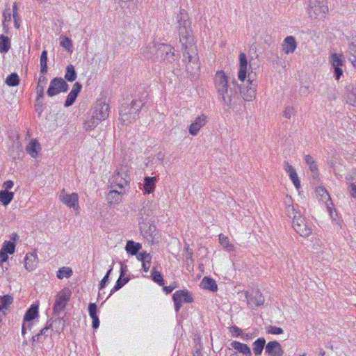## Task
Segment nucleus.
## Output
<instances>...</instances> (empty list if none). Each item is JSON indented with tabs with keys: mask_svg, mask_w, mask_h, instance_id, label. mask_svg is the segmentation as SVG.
<instances>
[{
	"mask_svg": "<svg viewBox=\"0 0 356 356\" xmlns=\"http://www.w3.org/2000/svg\"><path fill=\"white\" fill-rule=\"evenodd\" d=\"M177 19L179 42L181 44L182 62L185 65L187 74L191 79H193L197 76L200 69V63L191 29V22L189 19L188 13L184 9L180 10L177 16Z\"/></svg>",
	"mask_w": 356,
	"mask_h": 356,
	"instance_id": "f257e3e1",
	"label": "nucleus"
},
{
	"mask_svg": "<svg viewBox=\"0 0 356 356\" xmlns=\"http://www.w3.org/2000/svg\"><path fill=\"white\" fill-rule=\"evenodd\" d=\"M213 85L218 99L225 111L238 112L241 110L243 100L234 79H231L222 70L217 71L213 77Z\"/></svg>",
	"mask_w": 356,
	"mask_h": 356,
	"instance_id": "f03ea898",
	"label": "nucleus"
},
{
	"mask_svg": "<svg viewBox=\"0 0 356 356\" xmlns=\"http://www.w3.org/2000/svg\"><path fill=\"white\" fill-rule=\"evenodd\" d=\"M144 106L140 99H134L130 104H124L120 108V120L124 124L134 122L139 117V113Z\"/></svg>",
	"mask_w": 356,
	"mask_h": 356,
	"instance_id": "7ed1b4c3",
	"label": "nucleus"
},
{
	"mask_svg": "<svg viewBox=\"0 0 356 356\" xmlns=\"http://www.w3.org/2000/svg\"><path fill=\"white\" fill-rule=\"evenodd\" d=\"M130 173L131 168L128 165L118 166L109 179V187L127 191Z\"/></svg>",
	"mask_w": 356,
	"mask_h": 356,
	"instance_id": "20e7f679",
	"label": "nucleus"
},
{
	"mask_svg": "<svg viewBox=\"0 0 356 356\" xmlns=\"http://www.w3.org/2000/svg\"><path fill=\"white\" fill-rule=\"evenodd\" d=\"M327 11L328 6L325 0H309L307 13L311 19H323Z\"/></svg>",
	"mask_w": 356,
	"mask_h": 356,
	"instance_id": "39448f33",
	"label": "nucleus"
},
{
	"mask_svg": "<svg viewBox=\"0 0 356 356\" xmlns=\"http://www.w3.org/2000/svg\"><path fill=\"white\" fill-rule=\"evenodd\" d=\"M292 225L296 232L302 237H307L312 234V229L311 225L301 215L296 216V218L294 216V220L292 221Z\"/></svg>",
	"mask_w": 356,
	"mask_h": 356,
	"instance_id": "423d86ee",
	"label": "nucleus"
},
{
	"mask_svg": "<svg viewBox=\"0 0 356 356\" xmlns=\"http://www.w3.org/2000/svg\"><path fill=\"white\" fill-rule=\"evenodd\" d=\"M71 293L69 289H64L57 294L53 307L55 314L59 315L60 312L64 310L67 302L70 299Z\"/></svg>",
	"mask_w": 356,
	"mask_h": 356,
	"instance_id": "0eeeda50",
	"label": "nucleus"
},
{
	"mask_svg": "<svg viewBox=\"0 0 356 356\" xmlns=\"http://www.w3.org/2000/svg\"><path fill=\"white\" fill-rule=\"evenodd\" d=\"M68 88V84L63 78L56 77L50 81L47 94L49 97H53L60 92H67Z\"/></svg>",
	"mask_w": 356,
	"mask_h": 356,
	"instance_id": "6e6552de",
	"label": "nucleus"
},
{
	"mask_svg": "<svg viewBox=\"0 0 356 356\" xmlns=\"http://www.w3.org/2000/svg\"><path fill=\"white\" fill-rule=\"evenodd\" d=\"M110 106L105 99H98L92 109V115L101 121L106 120L109 115Z\"/></svg>",
	"mask_w": 356,
	"mask_h": 356,
	"instance_id": "1a4fd4ad",
	"label": "nucleus"
},
{
	"mask_svg": "<svg viewBox=\"0 0 356 356\" xmlns=\"http://www.w3.org/2000/svg\"><path fill=\"white\" fill-rule=\"evenodd\" d=\"M248 86L246 88H241L239 95L241 99H243L244 101H252L256 96L257 84L256 81L252 79L251 73L248 74Z\"/></svg>",
	"mask_w": 356,
	"mask_h": 356,
	"instance_id": "9d476101",
	"label": "nucleus"
},
{
	"mask_svg": "<svg viewBox=\"0 0 356 356\" xmlns=\"http://www.w3.org/2000/svg\"><path fill=\"white\" fill-rule=\"evenodd\" d=\"M172 300L175 304V309L177 312L180 310L183 303H191L193 298L188 291L179 290L173 294Z\"/></svg>",
	"mask_w": 356,
	"mask_h": 356,
	"instance_id": "9b49d317",
	"label": "nucleus"
},
{
	"mask_svg": "<svg viewBox=\"0 0 356 356\" xmlns=\"http://www.w3.org/2000/svg\"><path fill=\"white\" fill-rule=\"evenodd\" d=\"M158 51L159 57L161 60L165 63H172L175 60L174 48L169 44H159Z\"/></svg>",
	"mask_w": 356,
	"mask_h": 356,
	"instance_id": "f8f14e48",
	"label": "nucleus"
},
{
	"mask_svg": "<svg viewBox=\"0 0 356 356\" xmlns=\"http://www.w3.org/2000/svg\"><path fill=\"white\" fill-rule=\"evenodd\" d=\"M51 321H47L46 325L38 333L32 337L31 345L33 347L37 346L38 344L43 343L47 337L51 335L52 332L51 329Z\"/></svg>",
	"mask_w": 356,
	"mask_h": 356,
	"instance_id": "ddd939ff",
	"label": "nucleus"
},
{
	"mask_svg": "<svg viewBox=\"0 0 356 356\" xmlns=\"http://www.w3.org/2000/svg\"><path fill=\"white\" fill-rule=\"evenodd\" d=\"M343 56L341 54H332L329 58V62L334 69V76L337 80H339L341 76L343 75V70L340 67L344 64L343 60Z\"/></svg>",
	"mask_w": 356,
	"mask_h": 356,
	"instance_id": "4468645a",
	"label": "nucleus"
},
{
	"mask_svg": "<svg viewBox=\"0 0 356 356\" xmlns=\"http://www.w3.org/2000/svg\"><path fill=\"white\" fill-rule=\"evenodd\" d=\"M59 200L68 207L73 208L75 211H78L79 207V196L76 193L67 194L63 189L60 195Z\"/></svg>",
	"mask_w": 356,
	"mask_h": 356,
	"instance_id": "2eb2a0df",
	"label": "nucleus"
},
{
	"mask_svg": "<svg viewBox=\"0 0 356 356\" xmlns=\"http://www.w3.org/2000/svg\"><path fill=\"white\" fill-rule=\"evenodd\" d=\"M140 232L143 237L148 241L154 243L157 241L156 226L149 223H143L140 225Z\"/></svg>",
	"mask_w": 356,
	"mask_h": 356,
	"instance_id": "dca6fc26",
	"label": "nucleus"
},
{
	"mask_svg": "<svg viewBox=\"0 0 356 356\" xmlns=\"http://www.w3.org/2000/svg\"><path fill=\"white\" fill-rule=\"evenodd\" d=\"M127 191L120 189V191H109L106 195L108 204L110 206L118 205L120 204L124 195L127 194Z\"/></svg>",
	"mask_w": 356,
	"mask_h": 356,
	"instance_id": "f3484780",
	"label": "nucleus"
},
{
	"mask_svg": "<svg viewBox=\"0 0 356 356\" xmlns=\"http://www.w3.org/2000/svg\"><path fill=\"white\" fill-rule=\"evenodd\" d=\"M245 298H247L248 305L250 307H259L263 305L265 302L264 296L259 290H257L254 294L250 295L246 292Z\"/></svg>",
	"mask_w": 356,
	"mask_h": 356,
	"instance_id": "a211bd4d",
	"label": "nucleus"
},
{
	"mask_svg": "<svg viewBox=\"0 0 356 356\" xmlns=\"http://www.w3.org/2000/svg\"><path fill=\"white\" fill-rule=\"evenodd\" d=\"M265 353L268 356H283L284 350L278 341H270L266 346Z\"/></svg>",
	"mask_w": 356,
	"mask_h": 356,
	"instance_id": "6ab92c4d",
	"label": "nucleus"
},
{
	"mask_svg": "<svg viewBox=\"0 0 356 356\" xmlns=\"http://www.w3.org/2000/svg\"><path fill=\"white\" fill-rule=\"evenodd\" d=\"M207 123V116L202 114L197 116L188 127L189 134L192 136H197L199 131Z\"/></svg>",
	"mask_w": 356,
	"mask_h": 356,
	"instance_id": "aec40b11",
	"label": "nucleus"
},
{
	"mask_svg": "<svg viewBox=\"0 0 356 356\" xmlns=\"http://www.w3.org/2000/svg\"><path fill=\"white\" fill-rule=\"evenodd\" d=\"M140 54L145 59L153 58L154 55L159 58V52L158 51V44L154 42L149 43L140 49Z\"/></svg>",
	"mask_w": 356,
	"mask_h": 356,
	"instance_id": "412c9836",
	"label": "nucleus"
},
{
	"mask_svg": "<svg viewBox=\"0 0 356 356\" xmlns=\"http://www.w3.org/2000/svg\"><path fill=\"white\" fill-rule=\"evenodd\" d=\"M282 50L286 54L293 53L297 48V42L293 36H287L283 40Z\"/></svg>",
	"mask_w": 356,
	"mask_h": 356,
	"instance_id": "4be33fe9",
	"label": "nucleus"
},
{
	"mask_svg": "<svg viewBox=\"0 0 356 356\" xmlns=\"http://www.w3.org/2000/svg\"><path fill=\"white\" fill-rule=\"evenodd\" d=\"M81 88H82V85L79 82H76L73 85L72 90L68 94L67 99L65 100V102L64 104L65 107H69L74 104V102H75V100L78 96V94L81 91Z\"/></svg>",
	"mask_w": 356,
	"mask_h": 356,
	"instance_id": "5701e85b",
	"label": "nucleus"
},
{
	"mask_svg": "<svg viewBox=\"0 0 356 356\" xmlns=\"http://www.w3.org/2000/svg\"><path fill=\"white\" fill-rule=\"evenodd\" d=\"M239 71L238 74V78L240 81H243L247 77V66L248 61L246 59L245 54L241 53L239 54Z\"/></svg>",
	"mask_w": 356,
	"mask_h": 356,
	"instance_id": "b1692460",
	"label": "nucleus"
},
{
	"mask_svg": "<svg viewBox=\"0 0 356 356\" xmlns=\"http://www.w3.org/2000/svg\"><path fill=\"white\" fill-rule=\"evenodd\" d=\"M157 181L156 177H145L144 178L143 184V193L149 195L153 193L156 188V183Z\"/></svg>",
	"mask_w": 356,
	"mask_h": 356,
	"instance_id": "393cba45",
	"label": "nucleus"
},
{
	"mask_svg": "<svg viewBox=\"0 0 356 356\" xmlns=\"http://www.w3.org/2000/svg\"><path fill=\"white\" fill-rule=\"evenodd\" d=\"M286 204V213L287 216L292 218L293 220H294V216H298L299 215H301L300 211H298V206L293 205L292 202V200L291 197L287 198L285 201Z\"/></svg>",
	"mask_w": 356,
	"mask_h": 356,
	"instance_id": "a878e982",
	"label": "nucleus"
},
{
	"mask_svg": "<svg viewBox=\"0 0 356 356\" xmlns=\"http://www.w3.org/2000/svg\"><path fill=\"white\" fill-rule=\"evenodd\" d=\"M230 345L234 350L243 354L245 356H252L251 350L248 345L237 341H233Z\"/></svg>",
	"mask_w": 356,
	"mask_h": 356,
	"instance_id": "bb28decb",
	"label": "nucleus"
},
{
	"mask_svg": "<svg viewBox=\"0 0 356 356\" xmlns=\"http://www.w3.org/2000/svg\"><path fill=\"white\" fill-rule=\"evenodd\" d=\"M97 307L95 303H90L88 305V312L92 320V328L97 329L99 326V320L97 314Z\"/></svg>",
	"mask_w": 356,
	"mask_h": 356,
	"instance_id": "cd10ccee",
	"label": "nucleus"
},
{
	"mask_svg": "<svg viewBox=\"0 0 356 356\" xmlns=\"http://www.w3.org/2000/svg\"><path fill=\"white\" fill-rule=\"evenodd\" d=\"M266 339L264 337L258 338L252 343V350L255 356H260L264 348H266Z\"/></svg>",
	"mask_w": 356,
	"mask_h": 356,
	"instance_id": "c85d7f7f",
	"label": "nucleus"
},
{
	"mask_svg": "<svg viewBox=\"0 0 356 356\" xmlns=\"http://www.w3.org/2000/svg\"><path fill=\"white\" fill-rule=\"evenodd\" d=\"M200 286L204 289L209 290L212 292L216 291L218 286L215 280L209 277H204L201 281Z\"/></svg>",
	"mask_w": 356,
	"mask_h": 356,
	"instance_id": "c756f323",
	"label": "nucleus"
},
{
	"mask_svg": "<svg viewBox=\"0 0 356 356\" xmlns=\"http://www.w3.org/2000/svg\"><path fill=\"white\" fill-rule=\"evenodd\" d=\"M37 256L35 253L27 254L24 259L25 268L29 271H32L35 269L37 265Z\"/></svg>",
	"mask_w": 356,
	"mask_h": 356,
	"instance_id": "7c9ffc66",
	"label": "nucleus"
},
{
	"mask_svg": "<svg viewBox=\"0 0 356 356\" xmlns=\"http://www.w3.org/2000/svg\"><path fill=\"white\" fill-rule=\"evenodd\" d=\"M102 122L98 120L97 118H95L94 115L88 116L83 123V129L86 131H90L95 128L99 122Z\"/></svg>",
	"mask_w": 356,
	"mask_h": 356,
	"instance_id": "2f4dec72",
	"label": "nucleus"
},
{
	"mask_svg": "<svg viewBox=\"0 0 356 356\" xmlns=\"http://www.w3.org/2000/svg\"><path fill=\"white\" fill-rule=\"evenodd\" d=\"M305 161L309 166L310 171L313 173V177H316L318 175V168L314 159L308 154L305 156Z\"/></svg>",
	"mask_w": 356,
	"mask_h": 356,
	"instance_id": "473e14b6",
	"label": "nucleus"
},
{
	"mask_svg": "<svg viewBox=\"0 0 356 356\" xmlns=\"http://www.w3.org/2000/svg\"><path fill=\"white\" fill-rule=\"evenodd\" d=\"M47 79L44 76H41L39 78L38 86L36 88L37 90V98L36 101L39 102L40 99L44 97V87L47 84Z\"/></svg>",
	"mask_w": 356,
	"mask_h": 356,
	"instance_id": "72a5a7b5",
	"label": "nucleus"
},
{
	"mask_svg": "<svg viewBox=\"0 0 356 356\" xmlns=\"http://www.w3.org/2000/svg\"><path fill=\"white\" fill-rule=\"evenodd\" d=\"M26 150L32 158L35 159L40 150V145L36 140H31L26 146Z\"/></svg>",
	"mask_w": 356,
	"mask_h": 356,
	"instance_id": "f704fd0d",
	"label": "nucleus"
},
{
	"mask_svg": "<svg viewBox=\"0 0 356 356\" xmlns=\"http://www.w3.org/2000/svg\"><path fill=\"white\" fill-rule=\"evenodd\" d=\"M13 302V298L10 295L0 296V312L5 314V311L8 309Z\"/></svg>",
	"mask_w": 356,
	"mask_h": 356,
	"instance_id": "c9c22d12",
	"label": "nucleus"
},
{
	"mask_svg": "<svg viewBox=\"0 0 356 356\" xmlns=\"http://www.w3.org/2000/svg\"><path fill=\"white\" fill-rule=\"evenodd\" d=\"M141 248V244L134 241H128L125 246V250L131 255H136Z\"/></svg>",
	"mask_w": 356,
	"mask_h": 356,
	"instance_id": "e433bc0d",
	"label": "nucleus"
},
{
	"mask_svg": "<svg viewBox=\"0 0 356 356\" xmlns=\"http://www.w3.org/2000/svg\"><path fill=\"white\" fill-rule=\"evenodd\" d=\"M38 314V307L37 305H32L26 311L24 316V322H29L34 320Z\"/></svg>",
	"mask_w": 356,
	"mask_h": 356,
	"instance_id": "4c0bfd02",
	"label": "nucleus"
},
{
	"mask_svg": "<svg viewBox=\"0 0 356 356\" xmlns=\"http://www.w3.org/2000/svg\"><path fill=\"white\" fill-rule=\"evenodd\" d=\"M10 40L8 36L0 35V52L7 53L10 49Z\"/></svg>",
	"mask_w": 356,
	"mask_h": 356,
	"instance_id": "58836bf2",
	"label": "nucleus"
},
{
	"mask_svg": "<svg viewBox=\"0 0 356 356\" xmlns=\"http://www.w3.org/2000/svg\"><path fill=\"white\" fill-rule=\"evenodd\" d=\"M3 21L2 23L3 29L5 33H8L9 30V25L11 22V12L10 8H6L3 12Z\"/></svg>",
	"mask_w": 356,
	"mask_h": 356,
	"instance_id": "ea45409f",
	"label": "nucleus"
},
{
	"mask_svg": "<svg viewBox=\"0 0 356 356\" xmlns=\"http://www.w3.org/2000/svg\"><path fill=\"white\" fill-rule=\"evenodd\" d=\"M14 193L8 191H0V202L4 205H8L13 199Z\"/></svg>",
	"mask_w": 356,
	"mask_h": 356,
	"instance_id": "a19ab883",
	"label": "nucleus"
},
{
	"mask_svg": "<svg viewBox=\"0 0 356 356\" xmlns=\"http://www.w3.org/2000/svg\"><path fill=\"white\" fill-rule=\"evenodd\" d=\"M76 72L72 65H68L66 67L65 78L67 81L72 82L76 79Z\"/></svg>",
	"mask_w": 356,
	"mask_h": 356,
	"instance_id": "79ce46f5",
	"label": "nucleus"
},
{
	"mask_svg": "<svg viewBox=\"0 0 356 356\" xmlns=\"http://www.w3.org/2000/svg\"><path fill=\"white\" fill-rule=\"evenodd\" d=\"M219 242L220 245L227 250V251H232L234 250V246L233 244L229 243V240L227 236L220 234L219 235Z\"/></svg>",
	"mask_w": 356,
	"mask_h": 356,
	"instance_id": "37998d69",
	"label": "nucleus"
},
{
	"mask_svg": "<svg viewBox=\"0 0 356 356\" xmlns=\"http://www.w3.org/2000/svg\"><path fill=\"white\" fill-rule=\"evenodd\" d=\"M72 270L69 267H62L58 269L56 276L58 279L62 280L64 277L69 278L72 275Z\"/></svg>",
	"mask_w": 356,
	"mask_h": 356,
	"instance_id": "c03bdc74",
	"label": "nucleus"
},
{
	"mask_svg": "<svg viewBox=\"0 0 356 356\" xmlns=\"http://www.w3.org/2000/svg\"><path fill=\"white\" fill-rule=\"evenodd\" d=\"M5 83L8 86H17L19 84V76L17 73H12L7 76Z\"/></svg>",
	"mask_w": 356,
	"mask_h": 356,
	"instance_id": "a18cd8bd",
	"label": "nucleus"
},
{
	"mask_svg": "<svg viewBox=\"0 0 356 356\" xmlns=\"http://www.w3.org/2000/svg\"><path fill=\"white\" fill-rule=\"evenodd\" d=\"M129 280H130L129 277H127L125 278L119 277L115 286L113 287V289L111 291L110 296H111L115 291L120 290L124 285H125L129 281Z\"/></svg>",
	"mask_w": 356,
	"mask_h": 356,
	"instance_id": "49530a36",
	"label": "nucleus"
},
{
	"mask_svg": "<svg viewBox=\"0 0 356 356\" xmlns=\"http://www.w3.org/2000/svg\"><path fill=\"white\" fill-rule=\"evenodd\" d=\"M151 277L152 280L159 286L164 285L165 283L161 273L157 271L154 267L152 270Z\"/></svg>",
	"mask_w": 356,
	"mask_h": 356,
	"instance_id": "de8ad7c7",
	"label": "nucleus"
},
{
	"mask_svg": "<svg viewBox=\"0 0 356 356\" xmlns=\"http://www.w3.org/2000/svg\"><path fill=\"white\" fill-rule=\"evenodd\" d=\"M47 72V51L43 50L40 56V72L46 74Z\"/></svg>",
	"mask_w": 356,
	"mask_h": 356,
	"instance_id": "09e8293b",
	"label": "nucleus"
},
{
	"mask_svg": "<svg viewBox=\"0 0 356 356\" xmlns=\"http://www.w3.org/2000/svg\"><path fill=\"white\" fill-rule=\"evenodd\" d=\"M1 250L8 254H12L15 252V245L14 243H13L11 241H6L3 243Z\"/></svg>",
	"mask_w": 356,
	"mask_h": 356,
	"instance_id": "8fccbe9b",
	"label": "nucleus"
},
{
	"mask_svg": "<svg viewBox=\"0 0 356 356\" xmlns=\"http://www.w3.org/2000/svg\"><path fill=\"white\" fill-rule=\"evenodd\" d=\"M60 44L61 47H63L65 49L70 51H72V40L69 38L61 36Z\"/></svg>",
	"mask_w": 356,
	"mask_h": 356,
	"instance_id": "3c124183",
	"label": "nucleus"
},
{
	"mask_svg": "<svg viewBox=\"0 0 356 356\" xmlns=\"http://www.w3.org/2000/svg\"><path fill=\"white\" fill-rule=\"evenodd\" d=\"M347 103L356 106V90H353L347 94Z\"/></svg>",
	"mask_w": 356,
	"mask_h": 356,
	"instance_id": "603ef678",
	"label": "nucleus"
},
{
	"mask_svg": "<svg viewBox=\"0 0 356 356\" xmlns=\"http://www.w3.org/2000/svg\"><path fill=\"white\" fill-rule=\"evenodd\" d=\"M295 113V109L293 106H286L284 111V116L286 119H290Z\"/></svg>",
	"mask_w": 356,
	"mask_h": 356,
	"instance_id": "864d4df0",
	"label": "nucleus"
},
{
	"mask_svg": "<svg viewBox=\"0 0 356 356\" xmlns=\"http://www.w3.org/2000/svg\"><path fill=\"white\" fill-rule=\"evenodd\" d=\"M284 332L283 329L281 327H275V326H269L267 332L271 334H280Z\"/></svg>",
	"mask_w": 356,
	"mask_h": 356,
	"instance_id": "5fc2aeb1",
	"label": "nucleus"
},
{
	"mask_svg": "<svg viewBox=\"0 0 356 356\" xmlns=\"http://www.w3.org/2000/svg\"><path fill=\"white\" fill-rule=\"evenodd\" d=\"M291 180L293 181L294 186L297 189H298L300 186V181L298 179V176L296 173V171L291 173V175H289Z\"/></svg>",
	"mask_w": 356,
	"mask_h": 356,
	"instance_id": "6e6d98bb",
	"label": "nucleus"
},
{
	"mask_svg": "<svg viewBox=\"0 0 356 356\" xmlns=\"http://www.w3.org/2000/svg\"><path fill=\"white\" fill-rule=\"evenodd\" d=\"M242 332V330L236 325H232L230 327V332L232 333L233 337H241Z\"/></svg>",
	"mask_w": 356,
	"mask_h": 356,
	"instance_id": "4d7b16f0",
	"label": "nucleus"
},
{
	"mask_svg": "<svg viewBox=\"0 0 356 356\" xmlns=\"http://www.w3.org/2000/svg\"><path fill=\"white\" fill-rule=\"evenodd\" d=\"M119 4L122 8H129L134 6L133 0H119Z\"/></svg>",
	"mask_w": 356,
	"mask_h": 356,
	"instance_id": "13d9d810",
	"label": "nucleus"
},
{
	"mask_svg": "<svg viewBox=\"0 0 356 356\" xmlns=\"http://www.w3.org/2000/svg\"><path fill=\"white\" fill-rule=\"evenodd\" d=\"M150 256L151 255L149 253H147L146 252H142L137 255V259L143 262L145 261V260L149 259L150 258Z\"/></svg>",
	"mask_w": 356,
	"mask_h": 356,
	"instance_id": "bf43d9fd",
	"label": "nucleus"
},
{
	"mask_svg": "<svg viewBox=\"0 0 356 356\" xmlns=\"http://www.w3.org/2000/svg\"><path fill=\"white\" fill-rule=\"evenodd\" d=\"M151 261H152V256H150V258L149 259H145L144 261L142 262V266L143 269L145 272H147L150 268L151 265Z\"/></svg>",
	"mask_w": 356,
	"mask_h": 356,
	"instance_id": "052dcab7",
	"label": "nucleus"
},
{
	"mask_svg": "<svg viewBox=\"0 0 356 356\" xmlns=\"http://www.w3.org/2000/svg\"><path fill=\"white\" fill-rule=\"evenodd\" d=\"M284 168L285 171L289 174V176L291 175V173L296 172V170L293 168V167L288 162H284Z\"/></svg>",
	"mask_w": 356,
	"mask_h": 356,
	"instance_id": "680f3d73",
	"label": "nucleus"
},
{
	"mask_svg": "<svg viewBox=\"0 0 356 356\" xmlns=\"http://www.w3.org/2000/svg\"><path fill=\"white\" fill-rule=\"evenodd\" d=\"M128 272V268L127 265L121 264L120 277L125 278L127 276V273Z\"/></svg>",
	"mask_w": 356,
	"mask_h": 356,
	"instance_id": "e2e57ef3",
	"label": "nucleus"
},
{
	"mask_svg": "<svg viewBox=\"0 0 356 356\" xmlns=\"http://www.w3.org/2000/svg\"><path fill=\"white\" fill-rule=\"evenodd\" d=\"M8 259V253L1 250L0 251V264L6 262Z\"/></svg>",
	"mask_w": 356,
	"mask_h": 356,
	"instance_id": "0e129e2a",
	"label": "nucleus"
},
{
	"mask_svg": "<svg viewBox=\"0 0 356 356\" xmlns=\"http://www.w3.org/2000/svg\"><path fill=\"white\" fill-rule=\"evenodd\" d=\"M350 194L352 197L356 198V185L353 183L350 185Z\"/></svg>",
	"mask_w": 356,
	"mask_h": 356,
	"instance_id": "69168bd1",
	"label": "nucleus"
},
{
	"mask_svg": "<svg viewBox=\"0 0 356 356\" xmlns=\"http://www.w3.org/2000/svg\"><path fill=\"white\" fill-rule=\"evenodd\" d=\"M108 282V275H105L103 279L101 280L100 283H99V290H102V289H104L106 285V283Z\"/></svg>",
	"mask_w": 356,
	"mask_h": 356,
	"instance_id": "338daca9",
	"label": "nucleus"
},
{
	"mask_svg": "<svg viewBox=\"0 0 356 356\" xmlns=\"http://www.w3.org/2000/svg\"><path fill=\"white\" fill-rule=\"evenodd\" d=\"M348 49L350 54H356V43L355 42L350 43Z\"/></svg>",
	"mask_w": 356,
	"mask_h": 356,
	"instance_id": "774afa93",
	"label": "nucleus"
}]
</instances>
